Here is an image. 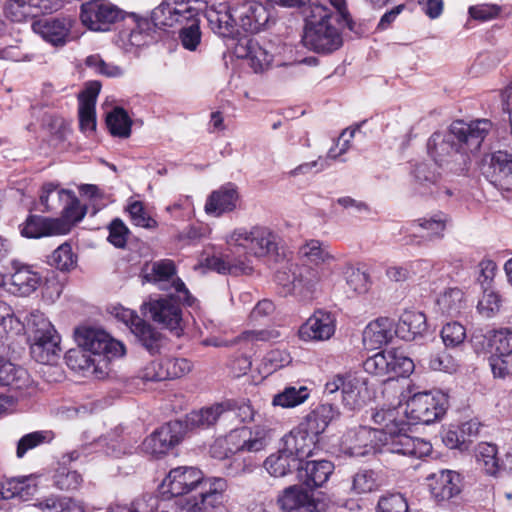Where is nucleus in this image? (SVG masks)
I'll return each instance as SVG.
<instances>
[{
	"mask_svg": "<svg viewBox=\"0 0 512 512\" xmlns=\"http://www.w3.org/2000/svg\"><path fill=\"white\" fill-rule=\"evenodd\" d=\"M493 124L488 119H477L469 123L462 120L451 124L448 132H435L428 140L427 150L440 167L451 172L467 170L469 153L477 152Z\"/></svg>",
	"mask_w": 512,
	"mask_h": 512,
	"instance_id": "nucleus-1",
	"label": "nucleus"
},
{
	"mask_svg": "<svg viewBox=\"0 0 512 512\" xmlns=\"http://www.w3.org/2000/svg\"><path fill=\"white\" fill-rule=\"evenodd\" d=\"M229 249L242 253L238 259L229 255L208 258L207 267L221 274H248L252 271L249 257L263 258L278 252L279 236L264 225L241 226L225 237Z\"/></svg>",
	"mask_w": 512,
	"mask_h": 512,
	"instance_id": "nucleus-2",
	"label": "nucleus"
},
{
	"mask_svg": "<svg viewBox=\"0 0 512 512\" xmlns=\"http://www.w3.org/2000/svg\"><path fill=\"white\" fill-rule=\"evenodd\" d=\"M25 321L24 324L14 317L11 307L0 301V324L15 333L26 330L31 355L37 362L42 364L55 362L60 351V337L54 326L43 313L37 310L28 314Z\"/></svg>",
	"mask_w": 512,
	"mask_h": 512,
	"instance_id": "nucleus-3",
	"label": "nucleus"
},
{
	"mask_svg": "<svg viewBox=\"0 0 512 512\" xmlns=\"http://www.w3.org/2000/svg\"><path fill=\"white\" fill-rule=\"evenodd\" d=\"M305 27L303 45L316 53L328 54L338 50L343 44L340 18L334 15L322 2L313 1L304 9Z\"/></svg>",
	"mask_w": 512,
	"mask_h": 512,
	"instance_id": "nucleus-4",
	"label": "nucleus"
},
{
	"mask_svg": "<svg viewBox=\"0 0 512 512\" xmlns=\"http://www.w3.org/2000/svg\"><path fill=\"white\" fill-rule=\"evenodd\" d=\"M254 410L248 402L226 400L187 414V425L209 427L218 422L239 418L241 422L251 421Z\"/></svg>",
	"mask_w": 512,
	"mask_h": 512,
	"instance_id": "nucleus-5",
	"label": "nucleus"
},
{
	"mask_svg": "<svg viewBox=\"0 0 512 512\" xmlns=\"http://www.w3.org/2000/svg\"><path fill=\"white\" fill-rule=\"evenodd\" d=\"M341 390L342 403L349 410L362 408L375 395L368 378L357 374H337L325 384V391L333 394Z\"/></svg>",
	"mask_w": 512,
	"mask_h": 512,
	"instance_id": "nucleus-6",
	"label": "nucleus"
},
{
	"mask_svg": "<svg viewBox=\"0 0 512 512\" xmlns=\"http://www.w3.org/2000/svg\"><path fill=\"white\" fill-rule=\"evenodd\" d=\"M448 406L447 396L440 392H419L410 396L405 404V415L411 423L430 424L440 419Z\"/></svg>",
	"mask_w": 512,
	"mask_h": 512,
	"instance_id": "nucleus-7",
	"label": "nucleus"
},
{
	"mask_svg": "<svg viewBox=\"0 0 512 512\" xmlns=\"http://www.w3.org/2000/svg\"><path fill=\"white\" fill-rule=\"evenodd\" d=\"M143 278L154 283L160 290L175 292L180 301H188L190 293L183 281L177 276L176 266L172 260L162 259L151 262L143 268Z\"/></svg>",
	"mask_w": 512,
	"mask_h": 512,
	"instance_id": "nucleus-8",
	"label": "nucleus"
},
{
	"mask_svg": "<svg viewBox=\"0 0 512 512\" xmlns=\"http://www.w3.org/2000/svg\"><path fill=\"white\" fill-rule=\"evenodd\" d=\"M123 17V11L108 0H90L80 8L82 24L92 31H108Z\"/></svg>",
	"mask_w": 512,
	"mask_h": 512,
	"instance_id": "nucleus-9",
	"label": "nucleus"
},
{
	"mask_svg": "<svg viewBox=\"0 0 512 512\" xmlns=\"http://www.w3.org/2000/svg\"><path fill=\"white\" fill-rule=\"evenodd\" d=\"M191 305V296L188 301H180L175 292H170L166 297L150 299L143 304V311L153 321L171 330H177L182 320V311L180 304Z\"/></svg>",
	"mask_w": 512,
	"mask_h": 512,
	"instance_id": "nucleus-10",
	"label": "nucleus"
},
{
	"mask_svg": "<svg viewBox=\"0 0 512 512\" xmlns=\"http://www.w3.org/2000/svg\"><path fill=\"white\" fill-rule=\"evenodd\" d=\"M75 339L79 347L94 355H103L108 359L124 355V345L111 338L100 329L81 327L75 331Z\"/></svg>",
	"mask_w": 512,
	"mask_h": 512,
	"instance_id": "nucleus-11",
	"label": "nucleus"
},
{
	"mask_svg": "<svg viewBox=\"0 0 512 512\" xmlns=\"http://www.w3.org/2000/svg\"><path fill=\"white\" fill-rule=\"evenodd\" d=\"M370 417L377 426L373 429L379 431V441L382 443L385 442L386 437L394 436L398 432L410 429L401 400L388 406L376 407L371 411Z\"/></svg>",
	"mask_w": 512,
	"mask_h": 512,
	"instance_id": "nucleus-12",
	"label": "nucleus"
},
{
	"mask_svg": "<svg viewBox=\"0 0 512 512\" xmlns=\"http://www.w3.org/2000/svg\"><path fill=\"white\" fill-rule=\"evenodd\" d=\"M194 428L187 425V416L184 421H170L145 439L144 450L154 456L164 455L183 439L188 429Z\"/></svg>",
	"mask_w": 512,
	"mask_h": 512,
	"instance_id": "nucleus-13",
	"label": "nucleus"
},
{
	"mask_svg": "<svg viewBox=\"0 0 512 512\" xmlns=\"http://www.w3.org/2000/svg\"><path fill=\"white\" fill-rule=\"evenodd\" d=\"M277 505L282 512H321L326 508L324 500L303 484L285 488L278 495Z\"/></svg>",
	"mask_w": 512,
	"mask_h": 512,
	"instance_id": "nucleus-14",
	"label": "nucleus"
},
{
	"mask_svg": "<svg viewBox=\"0 0 512 512\" xmlns=\"http://www.w3.org/2000/svg\"><path fill=\"white\" fill-rule=\"evenodd\" d=\"M272 0H245L238 13L239 24L249 33L265 29L273 18Z\"/></svg>",
	"mask_w": 512,
	"mask_h": 512,
	"instance_id": "nucleus-15",
	"label": "nucleus"
},
{
	"mask_svg": "<svg viewBox=\"0 0 512 512\" xmlns=\"http://www.w3.org/2000/svg\"><path fill=\"white\" fill-rule=\"evenodd\" d=\"M203 481V472L193 466H179L169 471L162 482L163 488L171 494V499L189 494L199 488Z\"/></svg>",
	"mask_w": 512,
	"mask_h": 512,
	"instance_id": "nucleus-16",
	"label": "nucleus"
},
{
	"mask_svg": "<svg viewBox=\"0 0 512 512\" xmlns=\"http://www.w3.org/2000/svg\"><path fill=\"white\" fill-rule=\"evenodd\" d=\"M482 171L494 186L505 191L512 190V154L499 150L485 155Z\"/></svg>",
	"mask_w": 512,
	"mask_h": 512,
	"instance_id": "nucleus-17",
	"label": "nucleus"
},
{
	"mask_svg": "<svg viewBox=\"0 0 512 512\" xmlns=\"http://www.w3.org/2000/svg\"><path fill=\"white\" fill-rule=\"evenodd\" d=\"M276 279L279 284L288 287L289 292L310 300L318 289L321 275L317 269L303 266L297 272H293L291 280L286 271H278Z\"/></svg>",
	"mask_w": 512,
	"mask_h": 512,
	"instance_id": "nucleus-18",
	"label": "nucleus"
},
{
	"mask_svg": "<svg viewBox=\"0 0 512 512\" xmlns=\"http://www.w3.org/2000/svg\"><path fill=\"white\" fill-rule=\"evenodd\" d=\"M224 438L231 455L239 452L256 453L264 450L268 444L266 430L259 427L254 430L247 427L235 429Z\"/></svg>",
	"mask_w": 512,
	"mask_h": 512,
	"instance_id": "nucleus-19",
	"label": "nucleus"
},
{
	"mask_svg": "<svg viewBox=\"0 0 512 512\" xmlns=\"http://www.w3.org/2000/svg\"><path fill=\"white\" fill-rule=\"evenodd\" d=\"M379 431L366 426H359L349 430L344 436L346 452L351 456H364L371 451H383L382 442L379 441Z\"/></svg>",
	"mask_w": 512,
	"mask_h": 512,
	"instance_id": "nucleus-20",
	"label": "nucleus"
},
{
	"mask_svg": "<svg viewBox=\"0 0 512 512\" xmlns=\"http://www.w3.org/2000/svg\"><path fill=\"white\" fill-rule=\"evenodd\" d=\"M383 451L397 453L405 456L422 458L432 451V445L421 438L408 435V431L398 432L394 436L386 437L382 443Z\"/></svg>",
	"mask_w": 512,
	"mask_h": 512,
	"instance_id": "nucleus-21",
	"label": "nucleus"
},
{
	"mask_svg": "<svg viewBox=\"0 0 512 512\" xmlns=\"http://www.w3.org/2000/svg\"><path fill=\"white\" fill-rule=\"evenodd\" d=\"M115 316L129 327L131 332L147 350L153 352L158 347L159 333L150 324L141 319L135 311L119 307L115 308Z\"/></svg>",
	"mask_w": 512,
	"mask_h": 512,
	"instance_id": "nucleus-22",
	"label": "nucleus"
},
{
	"mask_svg": "<svg viewBox=\"0 0 512 512\" xmlns=\"http://www.w3.org/2000/svg\"><path fill=\"white\" fill-rule=\"evenodd\" d=\"M0 385L10 387L19 397L31 396L36 391L28 372L4 357H0Z\"/></svg>",
	"mask_w": 512,
	"mask_h": 512,
	"instance_id": "nucleus-23",
	"label": "nucleus"
},
{
	"mask_svg": "<svg viewBox=\"0 0 512 512\" xmlns=\"http://www.w3.org/2000/svg\"><path fill=\"white\" fill-rule=\"evenodd\" d=\"M335 328L334 316L318 310L300 326L298 335L303 341H325L334 335Z\"/></svg>",
	"mask_w": 512,
	"mask_h": 512,
	"instance_id": "nucleus-24",
	"label": "nucleus"
},
{
	"mask_svg": "<svg viewBox=\"0 0 512 512\" xmlns=\"http://www.w3.org/2000/svg\"><path fill=\"white\" fill-rule=\"evenodd\" d=\"M205 16L210 29L218 36L234 39L238 35L234 16L227 3L218 2L207 6Z\"/></svg>",
	"mask_w": 512,
	"mask_h": 512,
	"instance_id": "nucleus-25",
	"label": "nucleus"
},
{
	"mask_svg": "<svg viewBox=\"0 0 512 512\" xmlns=\"http://www.w3.org/2000/svg\"><path fill=\"white\" fill-rule=\"evenodd\" d=\"M12 270L8 290L14 295L29 296L42 282L41 275L29 265L13 261Z\"/></svg>",
	"mask_w": 512,
	"mask_h": 512,
	"instance_id": "nucleus-26",
	"label": "nucleus"
},
{
	"mask_svg": "<svg viewBox=\"0 0 512 512\" xmlns=\"http://www.w3.org/2000/svg\"><path fill=\"white\" fill-rule=\"evenodd\" d=\"M428 480L431 494L438 502L448 501L461 492V478L455 471L440 470Z\"/></svg>",
	"mask_w": 512,
	"mask_h": 512,
	"instance_id": "nucleus-27",
	"label": "nucleus"
},
{
	"mask_svg": "<svg viewBox=\"0 0 512 512\" xmlns=\"http://www.w3.org/2000/svg\"><path fill=\"white\" fill-rule=\"evenodd\" d=\"M284 453L296 460L302 461L312 456L319 449L318 442L304 432L299 426L292 429L282 438Z\"/></svg>",
	"mask_w": 512,
	"mask_h": 512,
	"instance_id": "nucleus-28",
	"label": "nucleus"
},
{
	"mask_svg": "<svg viewBox=\"0 0 512 512\" xmlns=\"http://www.w3.org/2000/svg\"><path fill=\"white\" fill-rule=\"evenodd\" d=\"M238 58H244L255 73L267 70L273 61V55L252 39H241L235 47Z\"/></svg>",
	"mask_w": 512,
	"mask_h": 512,
	"instance_id": "nucleus-29",
	"label": "nucleus"
},
{
	"mask_svg": "<svg viewBox=\"0 0 512 512\" xmlns=\"http://www.w3.org/2000/svg\"><path fill=\"white\" fill-rule=\"evenodd\" d=\"M238 201L239 194L236 187L228 183L213 191L208 196L204 209L208 215L219 217L224 213L234 211Z\"/></svg>",
	"mask_w": 512,
	"mask_h": 512,
	"instance_id": "nucleus-30",
	"label": "nucleus"
},
{
	"mask_svg": "<svg viewBox=\"0 0 512 512\" xmlns=\"http://www.w3.org/2000/svg\"><path fill=\"white\" fill-rule=\"evenodd\" d=\"M67 228L63 221L55 218L30 216L22 228V235L28 238L65 235Z\"/></svg>",
	"mask_w": 512,
	"mask_h": 512,
	"instance_id": "nucleus-31",
	"label": "nucleus"
},
{
	"mask_svg": "<svg viewBox=\"0 0 512 512\" xmlns=\"http://www.w3.org/2000/svg\"><path fill=\"white\" fill-rule=\"evenodd\" d=\"M99 92L100 84L93 82L79 96V122L83 132L95 131V104Z\"/></svg>",
	"mask_w": 512,
	"mask_h": 512,
	"instance_id": "nucleus-32",
	"label": "nucleus"
},
{
	"mask_svg": "<svg viewBox=\"0 0 512 512\" xmlns=\"http://www.w3.org/2000/svg\"><path fill=\"white\" fill-rule=\"evenodd\" d=\"M334 466L330 461H308L299 468L298 477L309 489L322 486L333 472Z\"/></svg>",
	"mask_w": 512,
	"mask_h": 512,
	"instance_id": "nucleus-33",
	"label": "nucleus"
},
{
	"mask_svg": "<svg viewBox=\"0 0 512 512\" xmlns=\"http://www.w3.org/2000/svg\"><path fill=\"white\" fill-rule=\"evenodd\" d=\"M200 492V506L208 509H224L222 506L224 500V492L227 489V482L225 479L220 477H209L203 476L201 486H199Z\"/></svg>",
	"mask_w": 512,
	"mask_h": 512,
	"instance_id": "nucleus-34",
	"label": "nucleus"
},
{
	"mask_svg": "<svg viewBox=\"0 0 512 512\" xmlns=\"http://www.w3.org/2000/svg\"><path fill=\"white\" fill-rule=\"evenodd\" d=\"M426 330V316L420 311L408 310L401 315L394 332L403 340L413 341Z\"/></svg>",
	"mask_w": 512,
	"mask_h": 512,
	"instance_id": "nucleus-35",
	"label": "nucleus"
},
{
	"mask_svg": "<svg viewBox=\"0 0 512 512\" xmlns=\"http://www.w3.org/2000/svg\"><path fill=\"white\" fill-rule=\"evenodd\" d=\"M172 500L159 501L154 494L143 493L136 497L130 505L114 504L107 509V512H153L155 509H160V512H166L171 510V504L168 503Z\"/></svg>",
	"mask_w": 512,
	"mask_h": 512,
	"instance_id": "nucleus-36",
	"label": "nucleus"
},
{
	"mask_svg": "<svg viewBox=\"0 0 512 512\" xmlns=\"http://www.w3.org/2000/svg\"><path fill=\"white\" fill-rule=\"evenodd\" d=\"M36 490V477L32 475L10 478L1 483L0 498L8 500L18 497L22 500H28Z\"/></svg>",
	"mask_w": 512,
	"mask_h": 512,
	"instance_id": "nucleus-37",
	"label": "nucleus"
},
{
	"mask_svg": "<svg viewBox=\"0 0 512 512\" xmlns=\"http://www.w3.org/2000/svg\"><path fill=\"white\" fill-rule=\"evenodd\" d=\"M333 418L331 405H321L310 412L298 426L319 443L322 434Z\"/></svg>",
	"mask_w": 512,
	"mask_h": 512,
	"instance_id": "nucleus-38",
	"label": "nucleus"
},
{
	"mask_svg": "<svg viewBox=\"0 0 512 512\" xmlns=\"http://www.w3.org/2000/svg\"><path fill=\"white\" fill-rule=\"evenodd\" d=\"M393 327V321L388 317L370 322L363 332L364 343L372 347L388 343L393 337Z\"/></svg>",
	"mask_w": 512,
	"mask_h": 512,
	"instance_id": "nucleus-39",
	"label": "nucleus"
},
{
	"mask_svg": "<svg viewBox=\"0 0 512 512\" xmlns=\"http://www.w3.org/2000/svg\"><path fill=\"white\" fill-rule=\"evenodd\" d=\"M413 179V186L418 194L440 196L438 174L432 170V164L426 162L417 164L413 170Z\"/></svg>",
	"mask_w": 512,
	"mask_h": 512,
	"instance_id": "nucleus-40",
	"label": "nucleus"
},
{
	"mask_svg": "<svg viewBox=\"0 0 512 512\" xmlns=\"http://www.w3.org/2000/svg\"><path fill=\"white\" fill-rule=\"evenodd\" d=\"M71 26L68 19L52 18L38 23V31L45 41L58 46L66 42Z\"/></svg>",
	"mask_w": 512,
	"mask_h": 512,
	"instance_id": "nucleus-41",
	"label": "nucleus"
},
{
	"mask_svg": "<svg viewBox=\"0 0 512 512\" xmlns=\"http://www.w3.org/2000/svg\"><path fill=\"white\" fill-rule=\"evenodd\" d=\"M41 3L42 0H8L4 13L13 22H24L42 12Z\"/></svg>",
	"mask_w": 512,
	"mask_h": 512,
	"instance_id": "nucleus-42",
	"label": "nucleus"
},
{
	"mask_svg": "<svg viewBox=\"0 0 512 512\" xmlns=\"http://www.w3.org/2000/svg\"><path fill=\"white\" fill-rule=\"evenodd\" d=\"M466 306L464 292L459 288L446 289L436 299V309L444 316H458Z\"/></svg>",
	"mask_w": 512,
	"mask_h": 512,
	"instance_id": "nucleus-43",
	"label": "nucleus"
},
{
	"mask_svg": "<svg viewBox=\"0 0 512 512\" xmlns=\"http://www.w3.org/2000/svg\"><path fill=\"white\" fill-rule=\"evenodd\" d=\"M133 26L127 27L120 32V37L131 46L140 47L148 43L151 31V23L147 19H139L131 16Z\"/></svg>",
	"mask_w": 512,
	"mask_h": 512,
	"instance_id": "nucleus-44",
	"label": "nucleus"
},
{
	"mask_svg": "<svg viewBox=\"0 0 512 512\" xmlns=\"http://www.w3.org/2000/svg\"><path fill=\"white\" fill-rule=\"evenodd\" d=\"M299 255L307 262L315 265L327 264L334 260V256L328 249V245L315 239L305 242L299 248Z\"/></svg>",
	"mask_w": 512,
	"mask_h": 512,
	"instance_id": "nucleus-45",
	"label": "nucleus"
},
{
	"mask_svg": "<svg viewBox=\"0 0 512 512\" xmlns=\"http://www.w3.org/2000/svg\"><path fill=\"white\" fill-rule=\"evenodd\" d=\"M72 191L60 189L53 183H46L42 186L39 196V204L42 206L43 212H50L58 209L68 199L67 194Z\"/></svg>",
	"mask_w": 512,
	"mask_h": 512,
	"instance_id": "nucleus-46",
	"label": "nucleus"
},
{
	"mask_svg": "<svg viewBox=\"0 0 512 512\" xmlns=\"http://www.w3.org/2000/svg\"><path fill=\"white\" fill-rule=\"evenodd\" d=\"M450 217L444 212H437L414 221V225L427 231L429 238L441 239L444 237V233Z\"/></svg>",
	"mask_w": 512,
	"mask_h": 512,
	"instance_id": "nucleus-47",
	"label": "nucleus"
},
{
	"mask_svg": "<svg viewBox=\"0 0 512 512\" xmlns=\"http://www.w3.org/2000/svg\"><path fill=\"white\" fill-rule=\"evenodd\" d=\"M106 125L113 136L128 138L131 134L132 121L127 112L120 107H115L106 115Z\"/></svg>",
	"mask_w": 512,
	"mask_h": 512,
	"instance_id": "nucleus-48",
	"label": "nucleus"
},
{
	"mask_svg": "<svg viewBox=\"0 0 512 512\" xmlns=\"http://www.w3.org/2000/svg\"><path fill=\"white\" fill-rule=\"evenodd\" d=\"M67 195L68 199L64 202L61 217L55 219L63 221L68 226V234L72 227L84 218L86 215V207L80 205L79 200L73 192Z\"/></svg>",
	"mask_w": 512,
	"mask_h": 512,
	"instance_id": "nucleus-49",
	"label": "nucleus"
},
{
	"mask_svg": "<svg viewBox=\"0 0 512 512\" xmlns=\"http://www.w3.org/2000/svg\"><path fill=\"white\" fill-rule=\"evenodd\" d=\"M309 397L308 389L304 386L286 387L282 392L276 394L273 398V405L283 408H292L302 404Z\"/></svg>",
	"mask_w": 512,
	"mask_h": 512,
	"instance_id": "nucleus-50",
	"label": "nucleus"
},
{
	"mask_svg": "<svg viewBox=\"0 0 512 512\" xmlns=\"http://www.w3.org/2000/svg\"><path fill=\"white\" fill-rule=\"evenodd\" d=\"M53 438L54 434L49 430L34 431L25 434L17 443L16 456L18 458H23L28 451L42 444L50 443Z\"/></svg>",
	"mask_w": 512,
	"mask_h": 512,
	"instance_id": "nucleus-51",
	"label": "nucleus"
},
{
	"mask_svg": "<svg viewBox=\"0 0 512 512\" xmlns=\"http://www.w3.org/2000/svg\"><path fill=\"white\" fill-rule=\"evenodd\" d=\"M48 263L60 271H70L77 265V256L71 245L65 242L53 251Z\"/></svg>",
	"mask_w": 512,
	"mask_h": 512,
	"instance_id": "nucleus-52",
	"label": "nucleus"
},
{
	"mask_svg": "<svg viewBox=\"0 0 512 512\" xmlns=\"http://www.w3.org/2000/svg\"><path fill=\"white\" fill-rule=\"evenodd\" d=\"M177 10H173L166 0H163L151 13V22L155 27L166 28L183 25L177 15Z\"/></svg>",
	"mask_w": 512,
	"mask_h": 512,
	"instance_id": "nucleus-53",
	"label": "nucleus"
},
{
	"mask_svg": "<svg viewBox=\"0 0 512 512\" xmlns=\"http://www.w3.org/2000/svg\"><path fill=\"white\" fill-rule=\"evenodd\" d=\"M291 461L293 458L281 448L277 454H272L265 460L264 466L271 476L283 477L291 471Z\"/></svg>",
	"mask_w": 512,
	"mask_h": 512,
	"instance_id": "nucleus-54",
	"label": "nucleus"
},
{
	"mask_svg": "<svg viewBox=\"0 0 512 512\" xmlns=\"http://www.w3.org/2000/svg\"><path fill=\"white\" fill-rule=\"evenodd\" d=\"M391 361H389V375L405 377L414 370L412 359L407 357L403 351L398 349L388 350Z\"/></svg>",
	"mask_w": 512,
	"mask_h": 512,
	"instance_id": "nucleus-55",
	"label": "nucleus"
},
{
	"mask_svg": "<svg viewBox=\"0 0 512 512\" xmlns=\"http://www.w3.org/2000/svg\"><path fill=\"white\" fill-rule=\"evenodd\" d=\"M163 372L160 377H164V380L180 378L188 374L192 365L190 361L185 358H162Z\"/></svg>",
	"mask_w": 512,
	"mask_h": 512,
	"instance_id": "nucleus-56",
	"label": "nucleus"
},
{
	"mask_svg": "<svg viewBox=\"0 0 512 512\" xmlns=\"http://www.w3.org/2000/svg\"><path fill=\"white\" fill-rule=\"evenodd\" d=\"M496 455V445L489 443H482L479 445L477 460L483 466L485 472L492 476H495L500 470V465Z\"/></svg>",
	"mask_w": 512,
	"mask_h": 512,
	"instance_id": "nucleus-57",
	"label": "nucleus"
},
{
	"mask_svg": "<svg viewBox=\"0 0 512 512\" xmlns=\"http://www.w3.org/2000/svg\"><path fill=\"white\" fill-rule=\"evenodd\" d=\"M378 487V476L373 470H360L353 477L352 490L356 494L370 493Z\"/></svg>",
	"mask_w": 512,
	"mask_h": 512,
	"instance_id": "nucleus-58",
	"label": "nucleus"
},
{
	"mask_svg": "<svg viewBox=\"0 0 512 512\" xmlns=\"http://www.w3.org/2000/svg\"><path fill=\"white\" fill-rule=\"evenodd\" d=\"M127 211L134 225L146 229L157 228V221L147 213L141 201L135 200L130 202L127 206Z\"/></svg>",
	"mask_w": 512,
	"mask_h": 512,
	"instance_id": "nucleus-59",
	"label": "nucleus"
},
{
	"mask_svg": "<svg viewBox=\"0 0 512 512\" xmlns=\"http://www.w3.org/2000/svg\"><path fill=\"white\" fill-rule=\"evenodd\" d=\"M501 304L502 299L497 292L490 288H484L483 296L477 305V309L482 316L491 318L500 311Z\"/></svg>",
	"mask_w": 512,
	"mask_h": 512,
	"instance_id": "nucleus-60",
	"label": "nucleus"
},
{
	"mask_svg": "<svg viewBox=\"0 0 512 512\" xmlns=\"http://www.w3.org/2000/svg\"><path fill=\"white\" fill-rule=\"evenodd\" d=\"M180 39L184 48L194 51L200 43L201 32L199 29V18L186 21L180 25Z\"/></svg>",
	"mask_w": 512,
	"mask_h": 512,
	"instance_id": "nucleus-61",
	"label": "nucleus"
},
{
	"mask_svg": "<svg viewBox=\"0 0 512 512\" xmlns=\"http://www.w3.org/2000/svg\"><path fill=\"white\" fill-rule=\"evenodd\" d=\"M391 360L388 350L381 351L367 358L363 362V368L369 374L386 376L389 375V361Z\"/></svg>",
	"mask_w": 512,
	"mask_h": 512,
	"instance_id": "nucleus-62",
	"label": "nucleus"
},
{
	"mask_svg": "<svg viewBox=\"0 0 512 512\" xmlns=\"http://www.w3.org/2000/svg\"><path fill=\"white\" fill-rule=\"evenodd\" d=\"M346 283L356 294H365L370 289L369 275L357 268H349L346 272Z\"/></svg>",
	"mask_w": 512,
	"mask_h": 512,
	"instance_id": "nucleus-63",
	"label": "nucleus"
},
{
	"mask_svg": "<svg viewBox=\"0 0 512 512\" xmlns=\"http://www.w3.org/2000/svg\"><path fill=\"white\" fill-rule=\"evenodd\" d=\"M377 512H408L407 500L400 493L382 496L377 504Z\"/></svg>",
	"mask_w": 512,
	"mask_h": 512,
	"instance_id": "nucleus-64",
	"label": "nucleus"
}]
</instances>
